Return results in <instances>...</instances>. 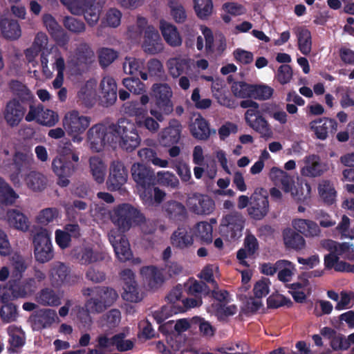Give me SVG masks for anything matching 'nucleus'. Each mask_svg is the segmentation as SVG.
Returning a JSON list of instances; mask_svg holds the SVG:
<instances>
[{
	"label": "nucleus",
	"instance_id": "nucleus-19",
	"mask_svg": "<svg viewBox=\"0 0 354 354\" xmlns=\"http://www.w3.org/2000/svg\"><path fill=\"white\" fill-rule=\"evenodd\" d=\"M182 125L176 119L169 121L168 127L163 129L158 134V142L164 147H171L178 142L180 138Z\"/></svg>",
	"mask_w": 354,
	"mask_h": 354
},
{
	"label": "nucleus",
	"instance_id": "nucleus-24",
	"mask_svg": "<svg viewBox=\"0 0 354 354\" xmlns=\"http://www.w3.org/2000/svg\"><path fill=\"white\" fill-rule=\"evenodd\" d=\"M259 248V242L255 236L252 234H246L243 241V248L239 249L236 252V258L239 263L245 267H249L250 265L245 259L254 257Z\"/></svg>",
	"mask_w": 354,
	"mask_h": 354
},
{
	"label": "nucleus",
	"instance_id": "nucleus-46",
	"mask_svg": "<svg viewBox=\"0 0 354 354\" xmlns=\"http://www.w3.org/2000/svg\"><path fill=\"white\" fill-rule=\"evenodd\" d=\"M90 169L94 180L99 184L104 181L106 166L99 157H91L89 160Z\"/></svg>",
	"mask_w": 354,
	"mask_h": 354
},
{
	"label": "nucleus",
	"instance_id": "nucleus-60",
	"mask_svg": "<svg viewBox=\"0 0 354 354\" xmlns=\"http://www.w3.org/2000/svg\"><path fill=\"white\" fill-rule=\"evenodd\" d=\"M58 121V114L56 112L48 109H44L43 108L41 114L38 118L39 124L49 127L55 126Z\"/></svg>",
	"mask_w": 354,
	"mask_h": 354
},
{
	"label": "nucleus",
	"instance_id": "nucleus-33",
	"mask_svg": "<svg viewBox=\"0 0 354 354\" xmlns=\"http://www.w3.org/2000/svg\"><path fill=\"white\" fill-rule=\"evenodd\" d=\"M171 244L180 250L189 248L194 243V237L184 227H178L171 236Z\"/></svg>",
	"mask_w": 354,
	"mask_h": 354
},
{
	"label": "nucleus",
	"instance_id": "nucleus-61",
	"mask_svg": "<svg viewBox=\"0 0 354 354\" xmlns=\"http://www.w3.org/2000/svg\"><path fill=\"white\" fill-rule=\"evenodd\" d=\"M136 125L139 128H145L151 133L156 132L160 126L157 120L145 114V113L140 118H136Z\"/></svg>",
	"mask_w": 354,
	"mask_h": 354
},
{
	"label": "nucleus",
	"instance_id": "nucleus-51",
	"mask_svg": "<svg viewBox=\"0 0 354 354\" xmlns=\"http://www.w3.org/2000/svg\"><path fill=\"white\" fill-rule=\"evenodd\" d=\"M138 156L145 160L147 162H151L155 166L160 167H167L168 161L162 160L157 156L156 152L150 148H144L138 151Z\"/></svg>",
	"mask_w": 354,
	"mask_h": 354
},
{
	"label": "nucleus",
	"instance_id": "nucleus-32",
	"mask_svg": "<svg viewBox=\"0 0 354 354\" xmlns=\"http://www.w3.org/2000/svg\"><path fill=\"white\" fill-rule=\"evenodd\" d=\"M8 87L15 96L12 99H17L19 102L26 104H28L31 100H34V95L30 90L19 80H12L8 84Z\"/></svg>",
	"mask_w": 354,
	"mask_h": 354
},
{
	"label": "nucleus",
	"instance_id": "nucleus-26",
	"mask_svg": "<svg viewBox=\"0 0 354 354\" xmlns=\"http://www.w3.org/2000/svg\"><path fill=\"white\" fill-rule=\"evenodd\" d=\"M192 136L199 140H207L212 134L216 133L215 129H211L209 122L199 114L189 125Z\"/></svg>",
	"mask_w": 354,
	"mask_h": 354
},
{
	"label": "nucleus",
	"instance_id": "nucleus-34",
	"mask_svg": "<svg viewBox=\"0 0 354 354\" xmlns=\"http://www.w3.org/2000/svg\"><path fill=\"white\" fill-rule=\"evenodd\" d=\"M111 242L115 255L120 262H126L132 258L133 254L130 245L125 236H121L119 240L114 239Z\"/></svg>",
	"mask_w": 354,
	"mask_h": 354
},
{
	"label": "nucleus",
	"instance_id": "nucleus-20",
	"mask_svg": "<svg viewBox=\"0 0 354 354\" xmlns=\"http://www.w3.org/2000/svg\"><path fill=\"white\" fill-rule=\"evenodd\" d=\"M142 48L145 53L149 55H156L163 50L164 46L158 31L152 26H148L145 30Z\"/></svg>",
	"mask_w": 354,
	"mask_h": 354
},
{
	"label": "nucleus",
	"instance_id": "nucleus-18",
	"mask_svg": "<svg viewBox=\"0 0 354 354\" xmlns=\"http://www.w3.org/2000/svg\"><path fill=\"white\" fill-rule=\"evenodd\" d=\"M247 124L264 138L272 137V131L268 121L260 114L259 111L247 110L245 113Z\"/></svg>",
	"mask_w": 354,
	"mask_h": 354
},
{
	"label": "nucleus",
	"instance_id": "nucleus-56",
	"mask_svg": "<svg viewBox=\"0 0 354 354\" xmlns=\"http://www.w3.org/2000/svg\"><path fill=\"white\" fill-rule=\"evenodd\" d=\"M18 316L17 306L12 303L3 304L0 308V317L3 322H15Z\"/></svg>",
	"mask_w": 354,
	"mask_h": 354
},
{
	"label": "nucleus",
	"instance_id": "nucleus-42",
	"mask_svg": "<svg viewBox=\"0 0 354 354\" xmlns=\"http://www.w3.org/2000/svg\"><path fill=\"white\" fill-rule=\"evenodd\" d=\"M38 302L44 306H58L61 304V297L57 292L50 288H45L39 293Z\"/></svg>",
	"mask_w": 354,
	"mask_h": 354
},
{
	"label": "nucleus",
	"instance_id": "nucleus-35",
	"mask_svg": "<svg viewBox=\"0 0 354 354\" xmlns=\"http://www.w3.org/2000/svg\"><path fill=\"white\" fill-rule=\"evenodd\" d=\"M293 227L305 236H315L320 234L318 225L310 220L298 218L292 221Z\"/></svg>",
	"mask_w": 354,
	"mask_h": 354
},
{
	"label": "nucleus",
	"instance_id": "nucleus-14",
	"mask_svg": "<svg viewBox=\"0 0 354 354\" xmlns=\"http://www.w3.org/2000/svg\"><path fill=\"white\" fill-rule=\"evenodd\" d=\"M99 104L103 107H109L113 105L118 97L117 84L114 78L105 76L100 84Z\"/></svg>",
	"mask_w": 354,
	"mask_h": 354
},
{
	"label": "nucleus",
	"instance_id": "nucleus-48",
	"mask_svg": "<svg viewBox=\"0 0 354 354\" xmlns=\"http://www.w3.org/2000/svg\"><path fill=\"white\" fill-rule=\"evenodd\" d=\"M252 84H248L244 81H234L231 86V91L236 97L252 98Z\"/></svg>",
	"mask_w": 354,
	"mask_h": 354
},
{
	"label": "nucleus",
	"instance_id": "nucleus-7",
	"mask_svg": "<svg viewBox=\"0 0 354 354\" xmlns=\"http://www.w3.org/2000/svg\"><path fill=\"white\" fill-rule=\"evenodd\" d=\"M131 172L140 194L145 192L149 197H151V194L149 191V187L156 185L154 171L145 165L136 162L132 165Z\"/></svg>",
	"mask_w": 354,
	"mask_h": 354
},
{
	"label": "nucleus",
	"instance_id": "nucleus-27",
	"mask_svg": "<svg viewBox=\"0 0 354 354\" xmlns=\"http://www.w3.org/2000/svg\"><path fill=\"white\" fill-rule=\"evenodd\" d=\"M270 178L276 186L281 187L283 192H291L294 194L293 187H295V180L292 176H290L286 171L277 167H272L270 170Z\"/></svg>",
	"mask_w": 354,
	"mask_h": 354
},
{
	"label": "nucleus",
	"instance_id": "nucleus-38",
	"mask_svg": "<svg viewBox=\"0 0 354 354\" xmlns=\"http://www.w3.org/2000/svg\"><path fill=\"white\" fill-rule=\"evenodd\" d=\"M8 221L15 228L26 232L29 228V221L21 211L12 209L7 212Z\"/></svg>",
	"mask_w": 354,
	"mask_h": 354
},
{
	"label": "nucleus",
	"instance_id": "nucleus-2",
	"mask_svg": "<svg viewBox=\"0 0 354 354\" xmlns=\"http://www.w3.org/2000/svg\"><path fill=\"white\" fill-rule=\"evenodd\" d=\"M113 137L119 138V146L123 150L131 152L140 144L141 138L136 124L127 118H120L116 124L109 125Z\"/></svg>",
	"mask_w": 354,
	"mask_h": 354
},
{
	"label": "nucleus",
	"instance_id": "nucleus-36",
	"mask_svg": "<svg viewBox=\"0 0 354 354\" xmlns=\"http://www.w3.org/2000/svg\"><path fill=\"white\" fill-rule=\"evenodd\" d=\"M318 193L322 201L331 205L336 201L337 192L334 184L329 180H322L318 185Z\"/></svg>",
	"mask_w": 354,
	"mask_h": 354
},
{
	"label": "nucleus",
	"instance_id": "nucleus-43",
	"mask_svg": "<svg viewBox=\"0 0 354 354\" xmlns=\"http://www.w3.org/2000/svg\"><path fill=\"white\" fill-rule=\"evenodd\" d=\"M95 295L106 308H108L113 304L118 298L117 292L112 288L106 286H96Z\"/></svg>",
	"mask_w": 354,
	"mask_h": 354
},
{
	"label": "nucleus",
	"instance_id": "nucleus-45",
	"mask_svg": "<svg viewBox=\"0 0 354 354\" xmlns=\"http://www.w3.org/2000/svg\"><path fill=\"white\" fill-rule=\"evenodd\" d=\"M0 201L6 205H13L19 198V195L1 177H0Z\"/></svg>",
	"mask_w": 354,
	"mask_h": 354
},
{
	"label": "nucleus",
	"instance_id": "nucleus-25",
	"mask_svg": "<svg viewBox=\"0 0 354 354\" xmlns=\"http://www.w3.org/2000/svg\"><path fill=\"white\" fill-rule=\"evenodd\" d=\"M57 318L56 311L49 308L36 310L30 317L33 329L37 330L50 326Z\"/></svg>",
	"mask_w": 354,
	"mask_h": 354
},
{
	"label": "nucleus",
	"instance_id": "nucleus-58",
	"mask_svg": "<svg viewBox=\"0 0 354 354\" xmlns=\"http://www.w3.org/2000/svg\"><path fill=\"white\" fill-rule=\"evenodd\" d=\"M156 181L160 185L171 187V188H176L179 185L178 178L169 171H158Z\"/></svg>",
	"mask_w": 354,
	"mask_h": 354
},
{
	"label": "nucleus",
	"instance_id": "nucleus-29",
	"mask_svg": "<svg viewBox=\"0 0 354 354\" xmlns=\"http://www.w3.org/2000/svg\"><path fill=\"white\" fill-rule=\"evenodd\" d=\"M0 30L3 38L15 41L21 35V29L18 21L3 18L0 19Z\"/></svg>",
	"mask_w": 354,
	"mask_h": 354
},
{
	"label": "nucleus",
	"instance_id": "nucleus-17",
	"mask_svg": "<svg viewBox=\"0 0 354 354\" xmlns=\"http://www.w3.org/2000/svg\"><path fill=\"white\" fill-rule=\"evenodd\" d=\"M187 205L191 212L198 215H209L215 209L214 201L203 194H194L188 198Z\"/></svg>",
	"mask_w": 354,
	"mask_h": 354
},
{
	"label": "nucleus",
	"instance_id": "nucleus-8",
	"mask_svg": "<svg viewBox=\"0 0 354 354\" xmlns=\"http://www.w3.org/2000/svg\"><path fill=\"white\" fill-rule=\"evenodd\" d=\"M95 54L90 46L85 43L80 44L75 50L73 66L75 73L82 75L87 73L93 63Z\"/></svg>",
	"mask_w": 354,
	"mask_h": 354
},
{
	"label": "nucleus",
	"instance_id": "nucleus-31",
	"mask_svg": "<svg viewBox=\"0 0 354 354\" xmlns=\"http://www.w3.org/2000/svg\"><path fill=\"white\" fill-rule=\"evenodd\" d=\"M70 269L63 263L58 262L50 269V279L53 286L60 287L68 283Z\"/></svg>",
	"mask_w": 354,
	"mask_h": 354
},
{
	"label": "nucleus",
	"instance_id": "nucleus-28",
	"mask_svg": "<svg viewBox=\"0 0 354 354\" xmlns=\"http://www.w3.org/2000/svg\"><path fill=\"white\" fill-rule=\"evenodd\" d=\"M326 165L321 162L317 155H310L305 158V166L301 169V174L308 177L321 176L326 171Z\"/></svg>",
	"mask_w": 354,
	"mask_h": 354
},
{
	"label": "nucleus",
	"instance_id": "nucleus-64",
	"mask_svg": "<svg viewBox=\"0 0 354 354\" xmlns=\"http://www.w3.org/2000/svg\"><path fill=\"white\" fill-rule=\"evenodd\" d=\"M123 85L129 91L134 94H142L145 91V85L138 77H127L122 81Z\"/></svg>",
	"mask_w": 354,
	"mask_h": 354
},
{
	"label": "nucleus",
	"instance_id": "nucleus-59",
	"mask_svg": "<svg viewBox=\"0 0 354 354\" xmlns=\"http://www.w3.org/2000/svg\"><path fill=\"white\" fill-rule=\"evenodd\" d=\"M122 12L115 8H109L102 23L106 26L116 28L121 22Z\"/></svg>",
	"mask_w": 354,
	"mask_h": 354
},
{
	"label": "nucleus",
	"instance_id": "nucleus-53",
	"mask_svg": "<svg viewBox=\"0 0 354 354\" xmlns=\"http://www.w3.org/2000/svg\"><path fill=\"white\" fill-rule=\"evenodd\" d=\"M194 10L201 19H207L212 12L213 4L212 0H194Z\"/></svg>",
	"mask_w": 354,
	"mask_h": 354
},
{
	"label": "nucleus",
	"instance_id": "nucleus-9",
	"mask_svg": "<svg viewBox=\"0 0 354 354\" xmlns=\"http://www.w3.org/2000/svg\"><path fill=\"white\" fill-rule=\"evenodd\" d=\"M88 142L91 149L95 152L103 150L106 143L113 140V133L103 124H97L93 126L87 132Z\"/></svg>",
	"mask_w": 354,
	"mask_h": 354
},
{
	"label": "nucleus",
	"instance_id": "nucleus-16",
	"mask_svg": "<svg viewBox=\"0 0 354 354\" xmlns=\"http://www.w3.org/2000/svg\"><path fill=\"white\" fill-rule=\"evenodd\" d=\"M120 278L124 285V292L122 297L124 300L130 302H138L142 299L136 281L135 280V274L131 269H124L120 272Z\"/></svg>",
	"mask_w": 354,
	"mask_h": 354
},
{
	"label": "nucleus",
	"instance_id": "nucleus-49",
	"mask_svg": "<svg viewBox=\"0 0 354 354\" xmlns=\"http://www.w3.org/2000/svg\"><path fill=\"white\" fill-rule=\"evenodd\" d=\"M16 288L17 297H26L34 293L37 288V281L33 278H29L22 282L14 281Z\"/></svg>",
	"mask_w": 354,
	"mask_h": 354
},
{
	"label": "nucleus",
	"instance_id": "nucleus-37",
	"mask_svg": "<svg viewBox=\"0 0 354 354\" xmlns=\"http://www.w3.org/2000/svg\"><path fill=\"white\" fill-rule=\"evenodd\" d=\"M167 66L169 75L174 79L179 77L186 70L189 69V59L180 57L170 58Z\"/></svg>",
	"mask_w": 354,
	"mask_h": 354
},
{
	"label": "nucleus",
	"instance_id": "nucleus-23",
	"mask_svg": "<svg viewBox=\"0 0 354 354\" xmlns=\"http://www.w3.org/2000/svg\"><path fill=\"white\" fill-rule=\"evenodd\" d=\"M310 127L317 138L324 140L328 138V133H335L337 130V122L335 119L323 118L312 121Z\"/></svg>",
	"mask_w": 354,
	"mask_h": 354
},
{
	"label": "nucleus",
	"instance_id": "nucleus-55",
	"mask_svg": "<svg viewBox=\"0 0 354 354\" xmlns=\"http://www.w3.org/2000/svg\"><path fill=\"white\" fill-rule=\"evenodd\" d=\"M149 191L151 194V197H149L148 194L145 192H141V194H140V196L142 198V200L146 203L150 204L152 203L153 201L157 203H160L163 201L166 195L164 191L161 190L157 187H155V185L149 186Z\"/></svg>",
	"mask_w": 354,
	"mask_h": 354
},
{
	"label": "nucleus",
	"instance_id": "nucleus-50",
	"mask_svg": "<svg viewBox=\"0 0 354 354\" xmlns=\"http://www.w3.org/2000/svg\"><path fill=\"white\" fill-rule=\"evenodd\" d=\"M212 226L206 221L197 223L194 227V234L206 243L212 241Z\"/></svg>",
	"mask_w": 354,
	"mask_h": 354
},
{
	"label": "nucleus",
	"instance_id": "nucleus-41",
	"mask_svg": "<svg viewBox=\"0 0 354 354\" xmlns=\"http://www.w3.org/2000/svg\"><path fill=\"white\" fill-rule=\"evenodd\" d=\"M283 241L286 246L295 250H301L304 248L306 241L304 237L298 232L288 229L283 232Z\"/></svg>",
	"mask_w": 354,
	"mask_h": 354
},
{
	"label": "nucleus",
	"instance_id": "nucleus-52",
	"mask_svg": "<svg viewBox=\"0 0 354 354\" xmlns=\"http://www.w3.org/2000/svg\"><path fill=\"white\" fill-rule=\"evenodd\" d=\"M9 343L10 346L17 348L24 346L25 343L24 333L21 328L15 326H10L8 328Z\"/></svg>",
	"mask_w": 354,
	"mask_h": 354
},
{
	"label": "nucleus",
	"instance_id": "nucleus-5",
	"mask_svg": "<svg viewBox=\"0 0 354 354\" xmlns=\"http://www.w3.org/2000/svg\"><path fill=\"white\" fill-rule=\"evenodd\" d=\"M62 122L64 130L72 138V140L80 143L83 140L82 135L90 124L91 118L80 115L77 111H72L65 115Z\"/></svg>",
	"mask_w": 354,
	"mask_h": 354
},
{
	"label": "nucleus",
	"instance_id": "nucleus-63",
	"mask_svg": "<svg viewBox=\"0 0 354 354\" xmlns=\"http://www.w3.org/2000/svg\"><path fill=\"white\" fill-rule=\"evenodd\" d=\"M64 27L70 32L80 34L85 31L86 26L83 21L73 17L67 16L63 21Z\"/></svg>",
	"mask_w": 354,
	"mask_h": 354
},
{
	"label": "nucleus",
	"instance_id": "nucleus-11",
	"mask_svg": "<svg viewBox=\"0 0 354 354\" xmlns=\"http://www.w3.org/2000/svg\"><path fill=\"white\" fill-rule=\"evenodd\" d=\"M243 223V216L241 214L232 212L223 218L221 230L223 235L228 239H236L241 236Z\"/></svg>",
	"mask_w": 354,
	"mask_h": 354
},
{
	"label": "nucleus",
	"instance_id": "nucleus-54",
	"mask_svg": "<svg viewBox=\"0 0 354 354\" xmlns=\"http://www.w3.org/2000/svg\"><path fill=\"white\" fill-rule=\"evenodd\" d=\"M117 51L109 48H102L98 51L100 65L104 68L112 64L118 57Z\"/></svg>",
	"mask_w": 354,
	"mask_h": 354
},
{
	"label": "nucleus",
	"instance_id": "nucleus-13",
	"mask_svg": "<svg viewBox=\"0 0 354 354\" xmlns=\"http://www.w3.org/2000/svg\"><path fill=\"white\" fill-rule=\"evenodd\" d=\"M128 170L121 161H113L106 180L107 188L111 192L118 191L127 183Z\"/></svg>",
	"mask_w": 354,
	"mask_h": 354
},
{
	"label": "nucleus",
	"instance_id": "nucleus-15",
	"mask_svg": "<svg viewBox=\"0 0 354 354\" xmlns=\"http://www.w3.org/2000/svg\"><path fill=\"white\" fill-rule=\"evenodd\" d=\"M27 105L17 99H11L6 103L3 116L10 127H17L20 123L27 111Z\"/></svg>",
	"mask_w": 354,
	"mask_h": 354
},
{
	"label": "nucleus",
	"instance_id": "nucleus-47",
	"mask_svg": "<svg viewBox=\"0 0 354 354\" xmlns=\"http://www.w3.org/2000/svg\"><path fill=\"white\" fill-rule=\"evenodd\" d=\"M26 184L34 192L44 190L47 185V178L42 174L37 171H30L26 178Z\"/></svg>",
	"mask_w": 354,
	"mask_h": 354
},
{
	"label": "nucleus",
	"instance_id": "nucleus-30",
	"mask_svg": "<svg viewBox=\"0 0 354 354\" xmlns=\"http://www.w3.org/2000/svg\"><path fill=\"white\" fill-rule=\"evenodd\" d=\"M160 29L165 41L168 45L172 47H177L181 45L182 39L177 28L174 25L165 20H161L160 22Z\"/></svg>",
	"mask_w": 354,
	"mask_h": 354
},
{
	"label": "nucleus",
	"instance_id": "nucleus-57",
	"mask_svg": "<svg viewBox=\"0 0 354 354\" xmlns=\"http://www.w3.org/2000/svg\"><path fill=\"white\" fill-rule=\"evenodd\" d=\"M274 93V89L266 84H253L252 98L259 100L270 99Z\"/></svg>",
	"mask_w": 354,
	"mask_h": 354
},
{
	"label": "nucleus",
	"instance_id": "nucleus-4",
	"mask_svg": "<svg viewBox=\"0 0 354 354\" xmlns=\"http://www.w3.org/2000/svg\"><path fill=\"white\" fill-rule=\"evenodd\" d=\"M143 218L140 212L129 203L118 206L111 216V221L122 232H127L133 223H138Z\"/></svg>",
	"mask_w": 354,
	"mask_h": 354
},
{
	"label": "nucleus",
	"instance_id": "nucleus-40",
	"mask_svg": "<svg viewBox=\"0 0 354 354\" xmlns=\"http://www.w3.org/2000/svg\"><path fill=\"white\" fill-rule=\"evenodd\" d=\"M77 102L86 108L92 107L95 102V91L91 83L87 82L83 85L77 95Z\"/></svg>",
	"mask_w": 354,
	"mask_h": 354
},
{
	"label": "nucleus",
	"instance_id": "nucleus-22",
	"mask_svg": "<svg viewBox=\"0 0 354 354\" xmlns=\"http://www.w3.org/2000/svg\"><path fill=\"white\" fill-rule=\"evenodd\" d=\"M248 212L250 218L259 221L263 218L269 211V201L268 196L259 194L251 196Z\"/></svg>",
	"mask_w": 354,
	"mask_h": 354
},
{
	"label": "nucleus",
	"instance_id": "nucleus-1",
	"mask_svg": "<svg viewBox=\"0 0 354 354\" xmlns=\"http://www.w3.org/2000/svg\"><path fill=\"white\" fill-rule=\"evenodd\" d=\"M59 155L53 160L52 168L58 176L57 184L65 187L69 185V178L77 169L78 154L73 152V146L69 140L62 142L59 147Z\"/></svg>",
	"mask_w": 354,
	"mask_h": 354
},
{
	"label": "nucleus",
	"instance_id": "nucleus-12",
	"mask_svg": "<svg viewBox=\"0 0 354 354\" xmlns=\"http://www.w3.org/2000/svg\"><path fill=\"white\" fill-rule=\"evenodd\" d=\"M33 153L30 151H16L12 156L11 168L13 171L10 175V180L15 182L18 180L19 175L27 172L31 169L33 163Z\"/></svg>",
	"mask_w": 354,
	"mask_h": 354
},
{
	"label": "nucleus",
	"instance_id": "nucleus-10",
	"mask_svg": "<svg viewBox=\"0 0 354 354\" xmlns=\"http://www.w3.org/2000/svg\"><path fill=\"white\" fill-rule=\"evenodd\" d=\"M155 104L165 115L170 114L174 110L171 101L173 93L167 84H154L152 86Z\"/></svg>",
	"mask_w": 354,
	"mask_h": 354
},
{
	"label": "nucleus",
	"instance_id": "nucleus-6",
	"mask_svg": "<svg viewBox=\"0 0 354 354\" xmlns=\"http://www.w3.org/2000/svg\"><path fill=\"white\" fill-rule=\"evenodd\" d=\"M34 255L36 261L44 263L54 257V250L50 239V233L44 228H41L34 236Z\"/></svg>",
	"mask_w": 354,
	"mask_h": 354
},
{
	"label": "nucleus",
	"instance_id": "nucleus-21",
	"mask_svg": "<svg viewBox=\"0 0 354 354\" xmlns=\"http://www.w3.org/2000/svg\"><path fill=\"white\" fill-rule=\"evenodd\" d=\"M162 211L165 216L176 224L185 222L188 216L185 206L174 200L166 201L162 206Z\"/></svg>",
	"mask_w": 354,
	"mask_h": 354
},
{
	"label": "nucleus",
	"instance_id": "nucleus-3",
	"mask_svg": "<svg viewBox=\"0 0 354 354\" xmlns=\"http://www.w3.org/2000/svg\"><path fill=\"white\" fill-rule=\"evenodd\" d=\"M71 13L84 15V19L91 26L95 25L105 0H60Z\"/></svg>",
	"mask_w": 354,
	"mask_h": 354
},
{
	"label": "nucleus",
	"instance_id": "nucleus-39",
	"mask_svg": "<svg viewBox=\"0 0 354 354\" xmlns=\"http://www.w3.org/2000/svg\"><path fill=\"white\" fill-rule=\"evenodd\" d=\"M140 274L147 281L151 288H156L164 281L162 273L154 266L142 267Z\"/></svg>",
	"mask_w": 354,
	"mask_h": 354
},
{
	"label": "nucleus",
	"instance_id": "nucleus-44",
	"mask_svg": "<svg viewBox=\"0 0 354 354\" xmlns=\"http://www.w3.org/2000/svg\"><path fill=\"white\" fill-rule=\"evenodd\" d=\"M298 48L300 52L308 55L312 49V37L310 31L306 28H299L297 30Z\"/></svg>",
	"mask_w": 354,
	"mask_h": 354
},
{
	"label": "nucleus",
	"instance_id": "nucleus-62",
	"mask_svg": "<svg viewBox=\"0 0 354 354\" xmlns=\"http://www.w3.org/2000/svg\"><path fill=\"white\" fill-rule=\"evenodd\" d=\"M171 15L176 23L181 24L185 21L187 14L184 7L174 0L169 2Z\"/></svg>",
	"mask_w": 354,
	"mask_h": 354
}]
</instances>
